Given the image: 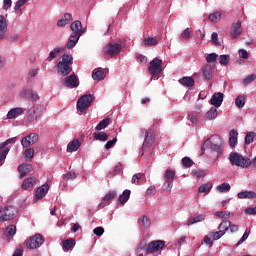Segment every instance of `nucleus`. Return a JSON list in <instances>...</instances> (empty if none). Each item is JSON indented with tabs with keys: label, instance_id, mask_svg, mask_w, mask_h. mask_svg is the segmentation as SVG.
I'll return each mask as SVG.
<instances>
[{
	"label": "nucleus",
	"instance_id": "obj_37",
	"mask_svg": "<svg viewBox=\"0 0 256 256\" xmlns=\"http://www.w3.org/2000/svg\"><path fill=\"white\" fill-rule=\"evenodd\" d=\"M109 123H111V119L105 118L98 123V125L95 127V130L102 131V129H106V127H109Z\"/></svg>",
	"mask_w": 256,
	"mask_h": 256
},
{
	"label": "nucleus",
	"instance_id": "obj_55",
	"mask_svg": "<svg viewBox=\"0 0 256 256\" xmlns=\"http://www.w3.org/2000/svg\"><path fill=\"white\" fill-rule=\"evenodd\" d=\"M256 75L250 74L246 78L243 79V85H249V83H253L255 81Z\"/></svg>",
	"mask_w": 256,
	"mask_h": 256
},
{
	"label": "nucleus",
	"instance_id": "obj_42",
	"mask_svg": "<svg viewBox=\"0 0 256 256\" xmlns=\"http://www.w3.org/2000/svg\"><path fill=\"white\" fill-rule=\"evenodd\" d=\"M191 39V29L186 28L180 35V41H189Z\"/></svg>",
	"mask_w": 256,
	"mask_h": 256
},
{
	"label": "nucleus",
	"instance_id": "obj_25",
	"mask_svg": "<svg viewBox=\"0 0 256 256\" xmlns=\"http://www.w3.org/2000/svg\"><path fill=\"white\" fill-rule=\"evenodd\" d=\"M80 38L81 37L77 36V34H70L69 40L66 44L67 49H73V47H75V45H77L79 42Z\"/></svg>",
	"mask_w": 256,
	"mask_h": 256
},
{
	"label": "nucleus",
	"instance_id": "obj_41",
	"mask_svg": "<svg viewBox=\"0 0 256 256\" xmlns=\"http://www.w3.org/2000/svg\"><path fill=\"white\" fill-rule=\"evenodd\" d=\"M9 151H11V148L6 147L3 150H0V167L3 165V162L5 159H7V155H9Z\"/></svg>",
	"mask_w": 256,
	"mask_h": 256
},
{
	"label": "nucleus",
	"instance_id": "obj_18",
	"mask_svg": "<svg viewBox=\"0 0 256 256\" xmlns=\"http://www.w3.org/2000/svg\"><path fill=\"white\" fill-rule=\"evenodd\" d=\"M24 114H25L24 108L22 107L12 108L10 111H8L7 119H17V117Z\"/></svg>",
	"mask_w": 256,
	"mask_h": 256
},
{
	"label": "nucleus",
	"instance_id": "obj_10",
	"mask_svg": "<svg viewBox=\"0 0 256 256\" xmlns=\"http://www.w3.org/2000/svg\"><path fill=\"white\" fill-rule=\"evenodd\" d=\"M165 247V241L163 240H154L148 243V245L145 247L146 253H155V251H160V249H163Z\"/></svg>",
	"mask_w": 256,
	"mask_h": 256
},
{
	"label": "nucleus",
	"instance_id": "obj_23",
	"mask_svg": "<svg viewBox=\"0 0 256 256\" xmlns=\"http://www.w3.org/2000/svg\"><path fill=\"white\" fill-rule=\"evenodd\" d=\"M5 33H7V18L0 14V41L5 39Z\"/></svg>",
	"mask_w": 256,
	"mask_h": 256
},
{
	"label": "nucleus",
	"instance_id": "obj_43",
	"mask_svg": "<svg viewBox=\"0 0 256 256\" xmlns=\"http://www.w3.org/2000/svg\"><path fill=\"white\" fill-rule=\"evenodd\" d=\"M217 117V109L216 108H210V110L206 113V119L208 121H211Z\"/></svg>",
	"mask_w": 256,
	"mask_h": 256
},
{
	"label": "nucleus",
	"instance_id": "obj_7",
	"mask_svg": "<svg viewBox=\"0 0 256 256\" xmlns=\"http://www.w3.org/2000/svg\"><path fill=\"white\" fill-rule=\"evenodd\" d=\"M15 215H17V208L14 206H6L0 214V221H11V219H15Z\"/></svg>",
	"mask_w": 256,
	"mask_h": 256
},
{
	"label": "nucleus",
	"instance_id": "obj_19",
	"mask_svg": "<svg viewBox=\"0 0 256 256\" xmlns=\"http://www.w3.org/2000/svg\"><path fill=\"white\" fill-rule=\"evenodd\" d=\"M47 193H49V184H44L37 188L35 193V199L39 201L40 199H43V197H45Z\"/></svg>",
	"mask_w": 256,
	"mask_h": 256
},
{
	"label": "nucleus",
	"instance_id": "obj_17",
	"mask_svg": "<svg viewBox=\"0 0 256 256\" xmlns=\"http://www.w3.org/2000/svg\"><path fill=\"white\" fill-rule=\"evenodd\" d=\"M202 75L206 81H211L213 79V66L211 64H206L201 68Z\"/></svg>",
	"mask_w": 256,
	"mask_h": 256
},
{
	"label": "nucleus",
	"instance_id": "obj_56",
	"mask_svg": "<svg viewBox=\"0 0 256 256\" xmlns=\"http://www.w3.org/2000/svg\"><path fill=\"white\" fill-rule=\"evenodd\" d=\"M217 57H219V55H217V53L208 54L206 56V61H207V63H215V61H217Z\"/></svg>",
	"mask_w": 256,
	"mask_h": 256
},
{
	"label": "nucleus",
	"instance_id": "obj_48",
	"mask_svg": "<svg viewBox=\"0 0 256 256\" xmlns=\"http://www.w3.org/2000/svg\"><path fill=\"white\" fill-rule=\"evenodd\" d=\"M216 217H219L220 219H229L231 217V212L229 211H218L215 213Z\"/></svg>",
	"mask_w": 256,
	"mask_h": 256
},
{
	"label": "nucleus",
	"instance_id": "obj_9",
	"mask_svg": "<svg viewBox=\"0 0 256 256\" xmlns=\"http://www.w3.org/2000/svg\"><path fill=\"white\" fill-rule=\"evenodd\" d=\"M175 170L167 169L164 174L165 183L163 185L164 191L171 193V184L175 179Z\"/></svg>",
	"mask_w": 256,
	"mask_h": 256
},
{
	"label": "nucleus",
	"instance_id": "obj_61",
	"mask_svg": "<svg viewBox=\"0 0 256 256\" xmlns=\"http://www.w3.org/2000/svg\"><path fill=\"white\" fill-rule=\"evenodd\" d=\"M21 95L24 99H31L33 95V90H24L22 91Z\"/></svg>",
	"mask_w": 256,
	"mask_h": 256
},
{
	"label": "nucleus",
	"instance_id": "obj_12",
	"mask_svg": "<svg viewBox=\"0 0 256 256\" xmlns=\"http://www.w3.org/2000/svg\"><path fill=\"white\" fill-rule=\"evenodd\" d=\"M62 83L65 87H68V89H75L79 87V77H77L76 74H72L67 76Z\"/></svg>",
	"mask_w": 256,
	"mask_h": 256
},
{
	"label": "nucleus",
	"instance_id": "obj_2",
	"mask_svg": "<svg viewBox=\"0 0 256 256\" xmlns=\"http://www.w3.org/2000/svg\"><path fill=\"white\" fill-rule=\"evenodd\" d=\"M71 65H73V56L67 53L63 54L62 61L57 63L58 74L67 77L72 71Z\"/></svg>",
	"mask_w": 256,
	"mask_h": 256
},
{
	"label": "nucleus",
	"instance_id": "obj_32",
	"mask_svg": "<svg viewBox=\"0 0 256 256\" xmlns=\"http://www.w3.org/2000/svg\"><path fill=\"white\" fill-rule=\"evenodd\" d=\"M201 221H205V216L204 215H198L194 218H190L187 220L185 223L186 227H189L191 225H195V223H201Z\"/></svg>",
	"mask_w": 256,
	"mask_h": 256
},
{
	"label": "nucleus",
	"instance_id": "obj_47",
	"mask_svg": "<svg viewBox=\"0 0 256 256\" xmlns=\"http://www.w3.org/2000/svg\"><path fill=\"white\" fill-rule=\"evenodd\" d=\"M235 105L236 107H238L239 109H243V107H245V97L243 96H238L235 100Z\"/></svg>",
	"mask_w": 256,
	"mask_h": 256
},
{
	"label": "nucleus",
	"instance_id": "obj_28",
	"mask_svg": "<svg viewBox=\"0 0 256 256\" xmlns=\"http://www.w3.org/2000/svg\"><path fill=\"white\" fill-rule=\"evenodd\" d=\"M81 147V142L79 139H74L67 145L68 153H73V151H77Z\"/></svg>",
	"mask_w": 256,
	"mask_h": 256
},
{
	"label": "nucleus",
	"instance_id": "obj_20",
	"mask_svg": "<svg viewBox=\"0 0 256 256\" xmlns=\"http://www.w3.org/2000/svg\"><path fill=\"white\" fill-rule=\"evenodd\" d=\"M154 140H155V131L149 130L148 132H146V137H145L142 149H145V147H151L153 145Z\"/></svg>",
	"mask_w": 256,
	"mask_h": 256
},
{
	"label": "nucleus",
	"instance_id": "obj_31",
	"mask_svg": "<svg viewBox=\"0 0 256 256\" xmlns=\"http://www.w3.org/2000/svg\"><path fill=\"white\" fill-rule=\"evenodd\" d=\"M129 197H131V190L126 189L123 191V193L118 198V203H121L124 205V203H127L129 201Z\"/></svg>",
	"mask_w": 256,
	"mask_h": 256
},
{
	"label": "nucleus",
	"instance_id": "obj_26",
	"mask_svg": "<svg viewBox=\"0 0 256 256\" xmlns=\"http://www.w3.org/2000/svg\"><path fill=\"white\" fill-rule=\"evenodd\" d=\"M63 51H65V49H63L62 47L54 48L50 51L48 57L46 58V61L51 62L53 61V59H57L59 53H63Z\"/></svg>",
	"mask_w": 256,
	"mask_h": 256
},
{
	"label": "nucleus",
	"instance_id": "obj_39",
	"mask_svg": "<svg viewBox=\"0 0 256 256\" xmlns=\"http://www.w3.org/2000/svg\"><path fill=\"white\" fill-rule=\"evenodd\" d=\"M216 189L219 193H227L228 191H231V185L227 182H224L217 186Z\"/></svg>",
	"mask_w": 256,
	"mask_h": 256
},
{
	"label": "nucleus",
	"instance_id": "obj_35",
	"mask_svg": "<svg viewBox=\"0 0 256 256\" xmlns=\"http://www.w3.org/2000/svg\"><path fill=\"white\" fill-rule=\"evenodd\" d=\"M92 79H94V81H103V79H105V72H103V70H94L92 72Z\"/></svg>",
	"mask_w": 256,
	"mask_h": 256
},
{
	"label": "nucleus",
	"instance_id": "obj_52",
	"mask_svg": "<svg viewBox=\"0 0 256 256\" xmlns=\"http://www.w3.org/2000/svg\"><path fill=\"white\" fill-rule=\"evenodd\" d=\"M140 221L144 229H149V227H151V220L146 215H144Z\"/></svg>",
	"mask_w": 256,
	"mask_h": 256
},
{
	"label": "nucleus",
	"instance_id": "obj_15",
	"mask_svg": "<svg viewBox=\"0 0 256 256\" xmlns=\"http://www.w3.org/2000/svg\"><path fill=\"white\" fill-rule=\"evenodd\" d=\"M241 33H243V29L241 28V21L238 20L236 23L232 24L230 35L232 39H237Z\"/></svg>",
	"mask_w": 256,
	"mask_h": 256
},
{
	"label": "nucleus",
	"instance_id": "obj_8",
	"mask_svg": "<svg viewBox=\"0 0 256 256\" xmlns=\"http://www.w3.org/2000/svg\"><path fill=\"white\" fill-rule=\"evenodd\" d=\"M163 60L159 58H154L150 62V66L148 68L150 75H159L163 71Z\"/></svg>",
	"mask_w": 256,
	"mask_h": 256
},
{
	"label": "nucleus",
	"instance_id": "obj_44",
	"mask_svg": "<svg viewBox=\"0 0 256 256\" xmlns=\"http://www.w3.org/2000/svg\"><path fill=\"white\" fill-rule=\"evenodd\" d=\"M115 197H117V191H110L104 196V201L107 203V205H109L111 199H115Z\"/></svg>",
	"mask_w": 256,
	"mask_h": 256
},
{
	"label": "nucleus",
	"instance_id": "obj_5",
	"mask_svg": "<svg viewBox=\"0 0 256 256\" xmlns=\"http://www.w3.org/2000/svg\"><path fill=\"white\" fill-rule=\"evenodd\" d=\"M121 49H123L121 44L110 42L104 47V54L108 57H117L121 53Z\"/></svg>",
	"mask_w": 256,
	"mask_h": 256
},
{
	"label": "nucleus",
	"instance_id": "obj_40",
	"mask_svg": "<svg viewBox=\"0 0 256 256\" xmlns=\"http://www.w3.org/2000/svg\"><path fill=\"white\" fill-rule=\"evenodd\" d=\"M93 137L96 139V141H107V139H109V135H107L105 132H95Z\"/></svg>",
	"mask_w": 256,
	"mask_h": 256
},
{
	"label": "nucleus",
	"instance_id": "obj_3",
	"mask_svg": "<svg viewBox=\"0 0 256 256\" xmlns=\"http://www.w3.org/2000/svg\"><path fill=\"white\" fill-rule=\"evenodd\" d=\"M229 161L231 165L241 167L242 169H249V167H251V159H249L248 157H244L237 152H232L230 154Z\"/></svg>",
	"mask_w": 256,
	"mask_h": 256
},
{
	"label": "nucleus",
	"instance_id": "obj_64",
	"mask_svg": "<svg viewBox=\"0 0 256 256\" xmlns=\"http://www.w3.org/2000/svg\"><path fill=\"white\" fill-rule=\"evenodd\" d=\"M245 213L247 215H256V206L255 207H249L245 210Z\"/></svg>",
	"mask_w": 256,
	"mask_h": 256
},
{
	"label": "nucleus",
	"instance_id": "obj_49",
	"mask_svg": "<svg viewBox=\"0 0 256 256\" xmlns=\"http://www.w3.org/2000/svg\"><path fill=\"white\" fill-rule=\"evenodd\" d=\"M182 165L183 167H185L186 169H189L190 167H193L194 162L191 160V158L189 157H184L182 159Z\"/></svg>",
	"mask_w": 256,
	"mask_h": 256
},
{
	"label": "nucleus",
	"instance_id": "obj_36",
	"mask_svg": "<svg viewBox=\"0 0 256 256\" xmlns=\"http://www.w3.org/2000/svg\"><path fill=\"white\" fill-rule=\"evenodd\" d=\"M211 189H213V184L211 182L204 183L199 187L198 193H211Z\"/></svg>",
	"mask_w": 256,
	"mask_h": 256
},
{
	"label": "nucleus",
	"instance_id": "obj_33",
	"mask_svg": "<svg viewBox=\"0 0 256 256\" xmlns=\"http://www.w3.org/2000/svg\"><path fill=\"white\" fill-rule=\"evenodd\" d=\"M229 227H231V221L223 220L218 226V231L222 232L225 235L226 231H229Z\"/></svg>",
	"mask_w": 256,
	"mask_h": 256
},
{
	"label": "nucleus",
	"instance_id": "obj_38",
	"mask_svg": "<svg viewBox=\"0 0 256 256\" xmlns=\"http://www.w3.org/2000/svg\"><path fill=\"white\" fill-rule=\"evenodd\" d=\"M17 233V227L15 225H9L5 230L6 237L12 238Z\"/></svg>",
	"mask_w": 256,
	"mask_h": 256
},
{
	"label": "nucleus",
	"instance_id": "obj_21",
	"mask_svg": "<svg viewBox=\"0 0 256 256\" xmlns=\"http://www.w3.org/2000/svg\"><path fill=\"white\" fill-rule=\"evenodd\" d=\"M133 185H145L147 183V178L143 173H136L132 176Z\"/></svg>",
	"mask_w": 256,
	"mask_h": 256
},
{
	"label": "nucleus",
	"instance_id": "obj_1",
	"mask_svg": "<svg viewBox=\"0 0 256 256\" xmlns=\"http://www.w3.org/2000/svg\"><path fill=\"white\" fill-rule=\"evenodd\" d=\"M221 147H223V139H221V136L212 135L201 147L202 155L205 153V148H210L212 151L218 153V155H223V149H221Z\"/></svg>",
	"mask_w": 256,
	"mask_h": 256
},
{
	"label": "nucleus",
	"instance_id": "obj_11",
	"mask_svg": "<svg viewBox=\"0 0 256 256\" xmlns=\"http://www.w3.org/2000/svg\"><path fill=\"white\" fill-rule=\"evenodd\" d=\"M39 141V135L37 133H30L28 136L22 138L21 145L24 148L31 147Z\"/></svg>",
	"mask_w": 256,
	"mask_h": 256
},
{
	"label": "nucleus",
	"instance_id": "obj_57",
	"mask_svg": "<svg viewBox=\"0 0 256 256\" xmlns=\"http://www.w3.org/2000/svg\"><path fill=\"white\" fill-rule=\"evenodd\" d=\"M249 235H251V230H246L241 239L237 242V246L241 245L244 241H247Z\"/></svg>",
	"mask_w": 256,
	"mask_h": 256
},
{
	"label": "nucleus",
	"instance_id": "obj_6",
	"mask_svg": "<svg viewBox=\"0 0 256 256\" xmlns=\"http://www.w3.org/2000/svg\"><path fill=\"white\" fill-rule=\"evenodd\" d=\"M43 243H45V238H43V235L35 234L26 241V247L27 249H38V247H40Z\"/></svg>",
	"mask_w": 256,
	"mask_h": 256
},
{
	"label": "nucleus",
	"instance_id": "obj_24",
	"mask_svg": "<svg viewBox=\"0 0 256 256\" xmlns=\"http://www.w3.org/2000/svg\"><path fill=\"white\" fill-rule=\"evenodd\" d=\"M33 169V166L30 164H22L18 166V171L20 172V179H23V177H27L28 173H31V170Z\"/></svg>",
	"mask_w": 256,
	"mask_h": 256
},
{
	"label": "nucleus",
	"instance_id": "obj_13",
	"mask_svg": "<svg viewBox=\"0 0 256 256\" xmlns=\"http://www.w3.org/2000/svg\"><path fill=\"white\" fill-rule=\"evenodd\" d=\"M70 29L72 31L71 35H77L78 37H81L85 33V29H83V24H81V21L76 20L71 23Z\"/></svg>",
	"mask_w": 256,
	"mask_h": 256
},
{
	"label": "nucleus",
	"instance_id": "obj_63",
	"mask_svg": "<svg viewBox=\"0 0 256 256\" xmlns=\"http://www.w3.org/2000/svg\"><path fill=\"white\" fill-rule=\"evenodd\" d=\"M115 143H117V137L113 138L112 140L108 141L105 145V149L109 150L112 147L115 146Z\"/></svg>",
	"mask_w": 256,
	"mask_h": 256
},
{
	"label": "nucleus",
	"instance_id": "obj_59",
	"mask_svg": "<svg viewBox=\"0 0 256 256\" xmlns=\"http://www.w3.org/2000/svg\"><path fill=\"white\" fill-rule=\"evenodd\" d=\"M192 175L198 178L205 177V171L194 169L192 170Z\"/></svg>",
	"mask_w": 256,
	"mask_h": 256
},
{
	"label": "nucleus",
	"instance_id": "obj_30",
	"mask_svg": "<svg viewBox=\"0 0 256 256\" xmlns=\"http://www.w3.org/2000/svg\"><path fill=\"white\" fill-rule=\"evenodd\" d=\"M180 85L184 87H193L195 85V80L189 76H185L178 80Z\"/></svg>",
	"mask_w": 256,
	"mask_h": 256
},
{
	"label": "nucleus",
	"instance_id": "obj_60",
	"mask_svg": "<svg viewBox=\"0 0 256 256\" xmlns=\"http://www.w3.org/2000/svg\"><path fill=\"white\" fill-rule=\"evenodd\" d=\"M29 0H18L16 2V5L14 6L15 11H19V9H21L23 7V5H25V3H27Z\"/></svg>",
	"mask_w": 256,
	"mask_h": 256
},
{
	"label": "nucleus",
	"instance_id": "obj_29",
	"mask_svg": "<svg viewBox=\"0 0 256 256\" xmlns=\"http://www.w3.org/2000/svg\"><path fill=\"white\" fill-rule=\"evenodd\" d=\"M238 199H256L254 191H242L237 194Z\"/></svg>",
	"mask_w": 256,
	"mask_h": 256
},
{
	"label": "nucleus",
	"instance_id": "obj_27",
	"mask_svg": "<svg viewBox=\"0 0 256 256\" xmlns=\"http://www.w3.org/2000/svg\"><path fill=\"white\" fill-rule=\"evenodd\" d=\"M239 136V132L237 130L232 129L229 132V145L230 147H235L237 145V137Z\"/></svg>",
	"mask_w": 256,
	"mask_h": 256
},
{
	"label": "nucleus",
	"instance_id": "obj_45",
	"mask_svg": "<svg viewBox=\"0 0 256 256\" xmlns=\"http://www.w3.org/2000/svg\"><path fill=\"white\" fill-rule=\"evenodd\" d=\"M157 43H159V40H157L156 38L149 37L144 40V45L146 47H153V46L157 45Z\"/></svg>",
	"mask_w": 256,
	"mask_h": 256
},
{
	"label": "nucleus",
	"instance_id": "obj_51",
	"mask_svg": "<svg viewBox=\"0 0 256 256\" xmlns=\"http://www.w3.org/2000/svg\"><path fill=\"white\" fill-rule=\"evenodd\" d=\"M209 19L212 23H217V21L221 20V14L219 12H214L209 15Z\"/></svg>",
	"mask_w": 256,
	"mask_h": 256
},
{
	"label": "nucleus",
	"instance_id": "obj_46",
	"mask_svg": "<svg viewBox=\"0 0 256 256\" xmlns=\"http://www.w3.org/2000/svg\"><path fill=\"white\" fill-rule=\"evenodd\" d=\"M231 60V58L229 57V55L224 54V55H220L219 57V63L220 65H224L227 66L229 65V61Z\"/></svg>",
	"mask_w": 256,
	"mask_h": 256
},
{
	"label": "nucleus",
	"instance_id": "obj_34",
	"mask_svg": "<svg viewBox=\"0 0 256 256\" xmlns=\"http://www.w3.org/2000/svg\"><path fill=\"white\" fill-rule=\"evenodd\" d=\"M75 243V239L73 238L66 239L63 241V249H65V251H71V249L75 247Z\"/></svg>",
	"mask_w": 256,
	"mask_h": 256
},
{
	"label": "nucleus",
	"instance_id": "obj_22",
	"mask_svg": "<svg viewBox=\"0 0 256 256\" xmlns=\"http://www.w3.org/2000/svg\"><path fill=\"white\" fill-rule=\"evenodd\" d=\"M211 105H213V107L219 108L221 107V104L223 103V93L218 92L215 93L211 100H210Z\"/></svg>",
	"mask_w": 256,
	"mask_h": 256
},
{
	"label": "nucleus",
	"instance_id": "obj_62",
	"mask_svg": "<svg viewBox=\"0 0 256 256\" xmlns=\"http://www.w3.org/2000/svg\"><path fill=\"white\" fill-rule=\"evenodd\" d=\"M94 235H96L97 237H101V235H103V233H105V229L103 227H96L93 230Z\"/></svg>",
	"mask_w": 256,
	"mask_h": 256
},
{
	"label": "nucleus",
	"instance_id": "obj_4",
	"mask_svg": "<svg viewBox=\"0 0 256 256\" xmlns=\"http://www.w3.org/2000/svg\"><path fill=\"white\" fill-rule=\"evenodd\" d=\"M93 103V95L86 94L81 96L77 101V108L79 109L80 113H87V109Z\"/></svg>",
	"mask_w": 256,
	"mask_h": 256
},
{
	"label": "nucleus",
	"instance_id": "obj_50",
	"mask_svg": "<svg viewBox=\"0 0 256 256\" xmlns=\"http://www.w3.org/2000/svg\"><path fill=\"white\" fill-rule=\"evenodd\" d=\"M254 140H255V132L247 133V135L245 137V144L251 145V143H253Z\"/></svg>",
	"mask_w": 256,
	"mask_h": 256
},
{
	"label": "nucleus",
	"instance_id": "obj_16",
	"mask_svg": "<svg viewBox=\"0 0 256 256\" xmlns=\"http://www.w3.org/2000/svg\"><path fill=\"white\" fill-rule=\"evenodd\" d=\"M37 185V178L30 177L23 181L22 189L24 191H31Z\"/></svg>",
	"mask_w": 256,
	"mask_h": 256
},
{
	"label": "nucleus",
	"instance_id": "obj_58",
	"mask_svg": "<svg viewBox=\"0 0 256 256\" xmlns=\"http://www.w3.org/2000/svg\"><path fill=\"white\" fill-rule=\"evenodd\" d=\"M11 143H17V137H12L7 139L5 142H2V147L6 149L7 145H11Z\"/></svg>",
	"mask_w": 256,
	"mask_h": 256
},
{
	"label": "nucleus",
	"instance_id": "obj_14",
	"mask_svg": "<svg viewBox=\"0 0 256 256\" xmlns=\"http://www.w3.org/2000/svg\"><path fill=\"white\" fill-rule=\"evenodd\" d=\"M41 115V108L29 110L27 113V121H29V123H33V121H37Z\"/></svg>",
	"mask_w": 256,
	"mask_h": 256
},
{
	"label": "nucleus",
	"instance_id": "obj_54",
	"mask_svg": "<svg viewBox=\"0 0 256 256\" xmlns=\"http://www.w3.org/2000/svg\"><path fill=\"white\" fill-rule=\"evenodd\" d=\"M24 155L26 159H33L35 157V149L33 148H28L25 150Z\"/></svg>",
	"mask_w": 256,
	"mask_h": 256
},
{
	"label": "nucleus",
	"instance_id": "obj_53",
	"mask_svg": "<svg viewBox=\"0 0 256 256\" xmlns=\"http://www.w3.org/2000/svg\"><path fill=\"white\" fill-rule=\"evenodd\" d=\"M223 235H225V234H223V232H220V230L217 231V232H210L209 233V237H212V239L214 241H218V239H221V237H223Z\"/></svg>",
	"mask_w": 256,
	"mask_h": 256
}]
</instances>
